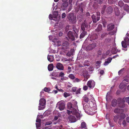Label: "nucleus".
<instances>
[{
	"mask_svg": "<svg viewBox=\"0 0 129 129\" xmlns=\"http://www.w3.org/2000/svg\"><path fill=\"white\" fill-rule=\"evenodd\" d=\"M106 6L105 5H104L101 10V13L103 14H104L105 12L108 14H110L112 13L113 8L111 6H109L105 10Z\"/></svg>",
	"mask_w": 129,
	"mask_h": 129,
	"instance_id": "nucleus-2",
	"label": "nucleus"
},
{
	"mask_svg": "<svg viewBox=\"0 0 129 129\" xmlns=\"http://www.w3.org/2000/svg\"><path fill=\"white\" fill-rule=\"evenodd\" d=\"M122 124L124 126H126V122L125 120H124L122 122Z\"/></svg>",
	"mask_w": 129,
	"mask_h": 129,
	"instance_id": "nucleus-58",
	"label": "nucleus"
},
{
	"mask_svg": "<svg viewBox=\"0 0 129 129\" xmlns=\"http://www.w3.org/2000/svg\"><path fill=\"white\" fill-rule=\"evenodd\" d=\"M73 30L75 32L74 35H75V36L76 38H77L78 37V35L77 33L78 32V28H76L75 26L73 27Z\"/></svg>",
	"mask_w": 129,
	"mask_h": 129,
	"instance_id": "nucleus-23",
	"label": "nucleus"
},
{
	"mask_svg": "<svg viewBox=\"0 0 129 129\" xmlns=\"http://www.w3.org/2000/svg\"><path fill=\"white\" fill-rule=\"evenodd\" d=\"M44 90L45 92H49L50 91V89L49 88L46 87L44 88Z\"/></svg>",
	"mask_w": 129,
	"mask_h": 129,
	"instance_id": "nucleus-46",
	"label": "nucleus"
},
{
	"mask_svg": "<svg viewBox=\"0 0 129 129\" xmlns=\"http://www.w3.org/2000/svg\"><path fill=\"white\" fill-rule=\"evenodd\" d=\"M83 75L84 78V81L87 80L90 76V75L88 74L87 72L86 71H84V72Z\"/></svg>",
	"mask_w": 129,
	"mask_h": 129,
	"instance_id": "nucleus-17",
	"label": "nucleus"
},
{
	"mask_svg": "<svg viewBox=\"0 0 129 129\" xmlns=\"http://www.w3.org/2000/svg\"><path fill=\"white\" fill-rule=\"evenodd\" d=\"M101 63V61H97L96 62V66H97V68H99L100 67V64Z\"/></svg>",
	"mask_w": 129,
	"mask_h": 129,
	"instance_id": "nucleus-47",
	"label": "nucleus"
},
{
	"mask_svg": "<svg viewBox=\"0 0 129 129\" xmlns=\"http://www.w3.org/2000/svg\"><path fill=\"white\" fill-rule=\"evenodd\" d=\"M58 14V13L57 11H56L55 12H54L53 13V17L54 18H56Z\"/></svg>",
	"mask_w": 129,
	"mask_h": 129,
	"instance_id": "nucleus-40",
	"label": "nucleus"
},
{
	"mask_svg": "<svg viewBox=\"0 0 129 129\" xmlns=\"http://www.w3.org/2000/svg\"><path fill=\"white\" fill-rule=\"evenodd\" d=\"M108 2L109 4H112L113 3V0H108Z\"/></svg>",
	"mask_w": 129,
	"mask_h": 129,
	"instance_id": "nucleus-61",
	"label": "nucleus"
},
{
	"mask_svg": "<svg viewBox=\"0 0 129 129\" xmlns=\"http://www.w3.org/2000/svg\"><path fill=\"white\" fill-rule=\"evenodd\" d=\"M118 5L120 7H122L124 5V3L122 1H120L118 3Z\"/></svg>",
	"mask_w": 129,
	"mask_h": 129,
	"instance_id": "nucleus-39",
	"label": "nucleus"
},
{
	"mask_svg": "<svg viewBox=\"0 0 129 129\" xmlns=\"http://www.w3.org/2000/svg\"><path fill=\"white\" fill-rule=\"evenodd\" d=\"M88 87L87 86L85 85L83 87V89L84 90L86 91L87 90Z\"/></svg>",
	"mask_w": 129,
	"mask_h": 129,
	"instance_id": "nucleus-57",
	"label": "nucleus"
},
{
	"mask_svg": "<svg viewBox=\"0 0 129 129\" xmlns=\"http://www.w3.org/2000/svg\"><path fill=\"white\" fill-rule=\"evenodd\" d=\"M66 16V14L64 13H63L62 15V18H64Z\"/></svg>",
	"mask_w": 129,
	"mask_h": 129,
	"instance_id": "nucleus-64",
	"label": "nucleus"
},
{
	"mask_svg": "<svg viewBox=\"0 0 129 129\" xmlns=\"http://www.w3.org/2000/svg\"><path fill=\"white\" fill-rule=\"evenodd\" d=\"M96 44L95 43H94L89 45L87 47L86 49L88 50H91L95 47Z\"/></svg>",
	"mask_w": 129,
	"mask_h": 129,
	"instance_id": "nucleus-12",
	"label": "nucleus"
},
{
	"mask_svg": "<svg viewBox=\"0 0 129 129\" xmlns=\"http://www.w3.org/2000/svg\"><path fill=\"white\" fill-rule=\"evenodd\" d=\"M68 119L71 122H74L76 121L75 117L71 115H70L68 117Z\"/></svg>",
	"mask_w": 129,
	"mask_h": 129,
	"instance_id": "nucleus-16",
	"label": "nucleus"
},
{
	"mask_svg": "<svg viewBox=\"0 0 129 129\" xmlns=\"http://www.w3.org/2000/svg\"><path fill=\"white\" fill-rule=\"evenodd\" d=\"M96 16L93 14L91 16L92 20L93 22L95 23L97 21L99 20L100 19V13L99 12H96Z\"/></svg>",
	"mask_w": 129,
	"mask_h": 129,
	"instance_id": "nucleus-8",
	"label": "nucleus"
},
{
	"mask_svg": "<svg viewBox=\"0 0 129 129\" xmlns=\"http://www.w3.org/2000/svg\"><path fill=\"white\" fill-rule=\"evenodd\" d=\"M67 86L68 87H70L72 86V85L70 82H68L67 83Z\"/></svg>",
	"mask_w": 129,
	"mask_h": 129,
	"instance_id": "nucleus-56",
	"label": "nucleus"
},
{
	"mask_svg": "<svg viewBox=\"0 0 129 129\" xmlns=\"http://www.w3.org/2000/svg\"><path fill=\"white\" fill-rule=\"evenodd\" d=\"M67 112L69 115L71 113H72L73 115H75L78 118H79V116H78L79 115V114L78 113L76 109H72L71 111L67 110Z\"/></svg>",
	"mask_w": 129,
	"mask_h": 129,
	"instance_id": "nucleus-9",
	"label": "nucleus"
},
{
	"mask_svg": "<svg viewBox=\"0 0 129 129\" xmlns=\"http://www.w3.org/2000/svg\"><path fill=\"white\" fill-rule=\"evenodd\" d=\"M69 95V94L66 92H65L64 93V96L65 97H66Z\"/></svg>",
	"mask_w": 129,
	"mask_h": 129,
	"instance_id": "nucleus-54",
	"label": "nucleus"
},
{
	"mask_svg": "<svg viewBox=\"0 0 129 129\" xmlns=\"http://www.w3.org/2000/svg\"><path fill=\"white\" fill-rule=\"evenodd\" d=\"M46 100L45 99L43 98L40 99L39 101V106L38 107V110H40L44 109L45 108L44 106Z\"/></svg>",
	"mask_w": 129,
	"mask_h": 129,
	"instance_id": "nucleus-6",
	"label": "nucleus"
},
{
	"mask_svg": "<svg viewBox=\"0 0 129 129\" xmlns=\"http://www.w3.org/2000/svg\"><path fill=\"white\" fill-rule=\"evenodd\" d=\"M124 9L127 12H129V6L126 4H125L124 6Z\"/></svg>",
	"mask_w": 129,
	"mask_h": 129,
	"instance_id": "nucleus-32",
	"label": "nucleus"
},
{
	"mask_svg": "<svg viewBox=\"0 0 129 129\" xmlns=\"http://www.w3.org/2000/svg\"><path fill=\"white\" fill-rule=\"evenodd\" d=\"M67 105L68 108L69 109L72 110V109H76L72 107V104L70 102L68 103Z\"/></svg>",
	"mask_w": 129,
	"mask_h": 129,
	"instance_id": "nucleus-24",
	"label": "nucleus"
},
{
	"mask_svg": "<svg viewBox=\"0 0 129 129\" xmlns=\"http://www.w3.org/2000/svg\"><path fill=\"white\" fill-rule=\"evenodd\" d=\"M62 45L63 46L68 47L69 46V44L67 41H66L63 43Z\"/></svg>",
	"mask_w": 129,
	"mask_h": 129,
	"instance_id": "nucleus-35",
	"label": "nucleus"
},
{
	"mask_svg": "<svg viewBox=\"0 0 129 129\" xmlns=\"http://www.w3.org/2000/svg\"><path fill=\"white\" fill-rule=\"evenodd\" d=\"M122 110V109L119 108H116L114 110V112L115 113H119Z\"/></svg>",
	"mask_w": 129,
	"mask_h": 129,
	"instance_id": "nucleus-31",
	"label": "nucleus"
},
{
	"mask_svg": "<svg viewBox=\"0 0 129 129\" xmlns=\"http://www.w3.org/2000/svg\"><path fill=\"white\" fill-rule=\"evenodd\" d=\"M116 44L115 43L114 44V47L112 49V53L113 54H115L117 52V48L115 47Z\"/></svg>",
	"mask_w": 129,
	"mask_h": 129,
	"instance_id": "nucleus-22",
	"label": "nucleus"
},
{
	"mask_svg": "<svg viewBox=\"0 0 129 129\" xmlns=\"http://www.w3.org/2000/svg\"><path fill=\"white\" fill-rule=\"evenodd\" d=\"M124 68L120 70H119L118 72V74L119 75L121 73H123L124 71Z\"/></svg>",
	"mask_w": 129,
	"mask_h": 129,
	"instance_id": "nucleus-52",
	"label": "nucleus"
},
{
	"mask_svg": "<svg viewBox=\"0 0 129 129\" xmlns=\"http://www.w3.org/2000/svg\"><path fill=\"white\" fill-rule=\"evenodd\" d=\"M98 37L97 35L94 34L90 36H89L88 38L87 39V40H89L90 41H92L96 39Z\"/></svg>",
	"mask_w": 129,
	"mask_h": 129,
	"instance_id": "nucleus-11",
	"label": "nucleus"
},
{
	"mask_svg": "<svg viewBox=\"0 0 129 129\" xmlns=\"http://www.w3.org/2000/svg\"><path fill=\"white\" fill-rule=\"evenodd\" d=\"M102 26L101 24H99L98 25V27L95 29V30L98 32L100 31L102 29Z\"/></svg>",
	"mask_w": 129,
	"mask_h": 129,
	"instance_id": "nucleus-34",
	"label": "nucleus"
},
{
	"mask_svg": "<svg viewBox=\"0 0 129 129\" xmlns=\"http://www.w3.org/2000/svg\"><path fill=\"white\" fill-rule=\"evenodd\" d=\"M81 127L82 128H85V129L86 128V124L84 122H82L81 124Z\"/></svg>",
	"mask_w": 129,
	"mask_h": 129,
	"instance_id": "nucleus-37",
	"label": "nucleus"
},
{
	"mask_svg": "<svg viewBox=\"0 0 129 129\" xmlns=\"http://www.w3.org/2000/svg\"><path fill=\"white\" fill-rule=\"evenodd\" d=\"M84 7V4L83 3H81L79 6L75 7V12L78 13L79 11L81 13H84L83 11Z\"/></svg>",
	"mask_w": 129,
	"mask_h": 129,
	"instance_id": "nucleus-4",
	"label": "nucleus"
},
{
	"mask_svg": "<svg viewBox=\"0 0 129 129\" xmlns=\"http://www.w3.org/2000/svg\"><path fill=\"white\" fill-rule=\"evenodd\" d=\"M48 69L49 71H52L53 68V64H49L48 67Z\"/></svg>",
	"mask_w": 129,
	"mask_h": 129,
	"instance_id": "nucleus-26",
	"label": "nucleus"
},
{
	"mask_svg": "<svg viewBox=\"0 0 129 129\" xmlns=\"http://www.w3.org/2000/svg\"><path fill=\"white\" fill-rule=\"evenodd\" d=\"M51 124H52V122L51 121L47 122L45 124V125L46 126L47 125H50Z\"/></svg>",
	"mask_w": 129,
	"mask_h": 129,
	"instance_id": "nucleus-53",
	"label": "nucleus"
},
{
	"mask_svg": "<svg viewBox=\"0 0 129 129\" xmlns=\"http://www.w3.org/2000/svg\"><path fill=\"white\" fill-rule=\"evenodd\" d=\"M85 16L86 17L85 20L86 19L87 20H88V19H90L91 20V18H90V14L88 12H86Z\"/></svg>",
	"mask_w": 129,
	"mask_h": 129,
	"instance_id": "nucleus-29",
	"label": "nucleus"
},
{
	"mask_svg": "<svg viewBox=\"0 0 129 129\" xmlns=\"http://www.w3.org/2000/svg\"><path fill=\"white\" fill-rule=\"evenodd\" d=\"M123 41H125V42H127L128 43H129V39L128 37L126 36L124 39V40Z\"/></svg>",
	"mask_w": 129,
	"mask_h": 129,
	"instance_id": "nucleus-48",
	"label": "nucleus"
},
{
	"mask_svg": "<svg viewBox=\"0 0 129 129\" xmlns=\"http://www.w3.org/2000/svg\"><path fill=\"white\" fill-rule=\"evenodd\" d=\"M115 11L116 15L117 16H119L120 12L118 9L117 8H116L115 9Z\"/></svg>",
	"mask_w": 129,
	"mask_h": 129,
	"instance_id": "nucleus-38",
	"label": "nucleus"
},
{
	"mask_svg": "<svg viewBox=\"0 0 129 129\" xmlns=\"http://www.w3.org/2000/svg\"><path fill=\"white\" fill-rule=\"evenodd\" d=\"M119 119L118 123L119 125H121V122L120 119V116L118 115H116L114 116V121L117 122L118 120Z\"/></svg>",
	"mask_w": 129,
	"mask_h": 129,
	"instance_id": "nucleus-15",
	"label": "nucleus"
},
{
	"mask_svg": "<svg viewBox=\"0 0 129 129\" xmlns=\"http://www.w3.org/2000/svg\"><path fill=\"white\" fill-rule=\"evenodd\" d=\"M83 14H81L77 15V18L79 19V21H81L82 20V19H83Z\"/></svg>",
	"mask_w": 129,
	"mask_h": 129,
	"instance_id": "nucleus-33",
	"label": "nucleus"
},
{
	"mask_svg": "<svg viewBox=\"0 0 129 129\" xmlns=\"http://www.w3.org/2000/svg\"><path fill=\"white\" fill-rule=\"evenodd\" d=\"M121 43L122 47L125 48L127 47V46L129 45V44L127 42H126L123 41H122Z\"/></svg>",
	"mask_w": 129,
	"mask_h": 129,
	"instance_id": "nucleus-19",
	"label": "nucleus"
},
{
	"mask_svg": "<svg viewBox=\"0 0 129 129\" xmlns=\"http://www.w3.org/2000/svg\"><path fill=\"white\" fill-rule=\"evenodd\" d=\"M36 127L38 129H40V127L41 125V123H36Z\"/></svg>",
	"mask_w": 129,
	"mask_h": 129,
	"instance_id": "nucleus-44",
	"label": "nucleus"
},
{
	"mask_svg": "<svg viewBox=\"0 0 129 129\" xmlns=\"http://www.w3.org/2000/svg\"><path fill=\"white\" fill-rule=\"evenodd\" d=\"M36 122L37 123H41V120L40 118H37L36 121Z\"/></svg>",
	"mask_w": 129,
	"mask_h": 129,
	"instance_id": "nucleus-59",
	"label": "nucleus"
},
{
	"mask_svg": "<svg viewBox=\"0 0 129 129\" xmlns=\"http://www.w3.org/2000/svg\"><path fill=\"white\" fill-rule=\"evenodd\" d=\"M53 17V15L51 14H50L49 16V18L50 20H52Z\"/></svg>",
	"mask_w": 129,
	"mask_h": 129,
	"instance_id": "nucleus-62",
	"label": "nucleus"
},
{
	"mask_svg": "<svg viewBox=\"0 0 129 129\" xmlns=\"http://www.w3.org/2000/svg\"><path fill=\"white\" fill-rule=\"evenodd\" d=\"M117 104V101L116 99L113 100L111 102L112 105L113 107H115Z\"/></svg>",
	"mask_w": 129,
	"mask_h": 129,
	"instance_id": "nucleus-28",
	"label": "nucleus"
},
{
	"mask_svg": "<svg viewBox=\"0 0 129 129\" xmlns=\"http://www.w3.org/2000/svg\"><path fill=\"white\" fill-rule=\"evenodd\" d=\"M80 88H79L76 92V94H79L80 93Z\"/></svg>",
	"mask_w": 129,
	"mask_h": 129,
	"instance_id": "nucleus-60",
	"label": "nucleus"
},
{
	"mask_svg": "<svg viewBox=\"0 0 129 129\" xmlns=\"http://www.w3.org/2000/svg\"><path fill=\"white\" fill-rule=\"evenodd\" d=\"M65 75L62 72H61L59 73L58 76V77H63Z\"/></svg>",
	"mask_w": 129,
	"mask_h": 129,
	"instance_id": "nucleus-43",
	"label": "nucleus"
},
{
	"mask_svg": "<svg viewBox=\"0 0 129 129\" xmlns=\"http://www.w3.org/2000/svg\"><path fill=\"white\" fill-rule=\"evenodd\" d=\"M68 77L72 79H74L75 78V76L72 74H70L68 76Z\"/></svg>",
	"mask_w": 129,
	"mask_h": 129,
	"instance_id": "nucleus-42",
	"label": "nucleus"
},
{
	"mask_svg": "<svg viewBox=\"0 0 129 129\" xmlns=\"http://www.w3.org/2000/svg\"><path fill=\"white\" fill-rule=\"evenodd\" d=\"M65 104L63 102H59L56 104V107L59 109L60 110H62L65 107Z\"/></svg>",
	"mask_w": 129,
	"mask_h": 129,
	"instance_id": "nucleus-7",
	"label": "nucleus"
},
{
	"mask_svg": "<svg viewBox=\"0 0 129 129\" xmlns=\"http://www.w3.org/2000/svg\"><path fill=\"white\" fill-rule=\"evenodd\" d=\"M112 59V58H111L110 57H109L107 58L105 61L104 63V65L105 66L108 65L109 63L111 62Z\"/></svg>",
	"mask_w": 129,
	"mask_h": 129,
	"instance_id": "nucleus-18",
	"label": "nucleus"
},
{
	"mask_svg": "<svg viewBox=\"0 0 129 129\" xmlns=\"http://www.w3.org/2000/svg\"><path fill=\"white\" fill-rule=\"evenodd\" d=\"M124 86V85L123 83H121L119 85V88L120 89H122Z\"/></svg>",
	"mask_w": 129,
	"mask_h": 129,
	"instance_id": "nucleus-49",
	"label": "nucleus"
},
{
	"mask_svg": "<svg viewBox=\"0 0 129 129\" xmlns=\"http://www.w3.org/2000/svg\"><path fill=\"white\" fill-rule=\"evenodd\" d=\"M124 99V98L120 99V102L119 103V106L120 108H123L125 107Z\"/></svg>",
	"mask_w": 129,
	"mask_h": 129,
	"instance_id": "nucleus-14",
	"label": "nucleus"
},
{
	"mask_svg": "<svg viewBox=\"0 0 129 129\" xmlns=\"http://www.w3.org/2000/svg\"><path fill=\"white\" fill-rule=\"evenodd\" d=\"M56 67L59 70H64V67L63 65L60 63H57Z\"/></svg>",
	"mask_w": 129,
	"mask_h": 129,
	"instance_id": "nucleus-13",
	"label": "nucleus"
},
{
	"mask_svg": "<svg viewBox=\"0 0 129 129\" xmlns=\"http://www.w3.org/2000/svg\"><path fill=\"white\" fill-rule=\"evenodd\" d=\"M114 28V25L112 24H109L107 26L108 30L110 31L112 30Z\"/></svg>",
	"mask_w": 129,
	"mask_h": 129,
	"instance_id": "nucleus-20",
	"label": "nucleus"
},
{
	"mask_svg": "<svg viewBox=\"0 0 129 129\" xmlns=\"http://www.w3.org/2000/svg\"><path fill=\"white\" fill-rule=\"evenodd\" d=\"M74 50L73 49H71L70 51L71 53H70V52H68L67 54V55L68 56H70L71 54H73L72 52Z\"/></svg>",
	"mask_w": 129,
	"mask_h": 129,
	"instance_id": "nucleus-41",
	"label": "nucleus"
},
{
	"mask_svg": "<svg viewBox=\"0 0 129 129\" xmlns=\"http://www.w3.org/2000/svg\"><path fill=\"white\" fill-rule=\"evenodd\" d=\"M83 101L86 103H87L88 102L89 99L86 95H84L83 98Z\"/></svg>",
	"mask_w": 129,
	"mask_h": 129,
	"instance_id": "nucleus-36",
	"label": "nucleus"
},
{
	"mask_svg": "<svg viewBox=\"0 0 129 129\" xmlns=\"http://www.w3.org/2000/svg\"><path fill=\"white\" fill-rule=\"evenodd\" d=\"M67 36L68 37H66L65 38V40L67 41H74L75 39V38L76 37L75 36V35L74 36L72 32L71 31H69L67 34Z\"/></svg>",
	"mask_w": 129,
	"mask_h": 129,
	"instance_id": "nucleus-5",
	"label": "nucleus"
},
{
	"mask_svg": "<svg viewBox=\"0 0 129 129\" xmlns=\"http://www.w3.org/2000/svg\"><path fill=\"white\" fill-rule=\"evenodd\" d=\"M124 99V100H125L126 102L129 105V97L125 98Z\"/></svg>",
	"mask_w": 129,
	"mask_h": 129,
	"instance_id": "nucleus-50",
	"label": "nucleus"
},
{
	"mask_svg": "<svg viewBox=\"0 0 129 129\" xmlns=\"http://www.w3.org/2000/svg\"><path fill=\"white\" fill-rule=\"evenodd\" d=\"M69 21L73 23H75L76 22V16L73 13H69L67 17Z\"/></svg>",
	"mask_w": 129,
	"mask_h": 129,
	"instance_id": "nucleus-3",
	"label": "nucleus"
},
{
	"mask_svg": "<svg viewBox=\"0 0 129 129\" xmlns=\"http://www.w3.org/2000/svg\"><path fill=\"white\" fill-rule=\"evenodd\" d=\"M87 32L85 30L83 31L81 34L80 37V38H82L84 37L86 35Z\"/></svg>",
	"mask_w": 129,
	"mask_h": 129,
	"instance_id": "nucleus-27",
	"label": "nucleus"
},
{
	"mask_svg": "<svg viewBox=\"0 0 129 129\" xmlns=\"http://www.w3.org/2000/svg\"><path fill=\"white\" fill-rule=\"evenodd\" d=\"M91 22V20L90 19H89L88 20H87L86 19L85 20L84 22L81 24V30L83 31H84L87 29L90 26L89 24H90Z\"/></svg>",
	"mask_w": 129,
	"mask_h": 129,
	"instance_id": "nucleus-1",
	"label": "nucleus"
},
{
	"mask_svg": "<svg viewBox=\"0 0 129 129\" xmlns=\"http://www.w3.org/2000/svg\"><path fill=\"white\" fill-rule=\"evenodd\" d=\"M87 84L90 88H92L95 86V83L93 80H90L88 82Z\"/></svg>",
	"mask_w": 129,
	"mask_h": 129,
	"instance_id": "nucleus-10",
	"label": "nucleus"
},
{
	"mask_svg": "<svg viewBox=\"0 0 129 129\" xmlns=\"http://www.w3.org/2000/svg\"><path fill=\"white\" fill-rule=\"evenodd\" d=\"M74 106L75 108H77V102L76 101H75L74 103Z\"/></svg>",
	"mask_w": 129,
	"mask_h": 129,
	"instance_id": "nucleus-51",
	"label": "nucleus"
},
{
	"mask_svg": "<svg viewBox=\"0 0 129 129\" xmlns=\"http://www.w3.org/2000/svg\"><path fill=\"white\" fill-rule=\"evenodd\" d=\"M47 59L49 61L52 62L54 60V57L53 56L48 55L47 56Z\"/></svg>",
	"mask_w": 129,
	"mask_h": 129,
	"instance_id": "nucleus-25",
	"label": "nucleus"
},
{
	"mask_svg": "<svg viewBox=\"0 0 129 129\" xmlns=\"http://www.w3.org/2000/svg\"><path fill=\"white\" fill-rule=\"evenodd\" d=\"M61 6V7L65 8H66L68 5V3L67 2H64Z\"/></svg>",
	"mask_w": 129,
	"mask_h": 129,
	"instance_id": "nucleus-30",
	"label": "nucleus"
},
{
	"mask_svg": "<svg viewBox=\"0 0 129 129\" xmlns=\"http://www.w3.org/2000/svg\"><path fill=\"white\" fill-rule=\"evenodd\" d=\"M125 114L122 113L120 116V120L121 119H123L125 118Z\"/></svg>",
	"mask_w": 129,
	"mask_h": 129,
	"instance_id": "nucleus-45",
	"label": "nucleus"
},
{
	"mask_svg": "<svg viewBox=\"0 0 129 129\" xmlns=\"http://www.w3.org/2000/svg\"><path fill=\"white\" fill-rule=\"evenodd\" d=\"M80 79L78 78H76L74 80V82H79L80 81Z\"/></svg>",
	"mask_w": 129,
	"mask_h": 129,
	"instance_id": "nucleus-55",
	"label": "nucleus"
},
{
	"mask_svg": "<svg viewBox=\"0 0 129 129\" xmlns=\"http://www.w3.org/2000/svg\"><path fill=\"white\" fill-rule=\"evenodd\" d=\"M89 69H90L89 71H92L93 70V68L92 67H90L89 68Z\"/></svg>",
	"mask_w": 129,
	"mask_h": 129,
	"instance_id": "nucleus-63",
	"label": "nucleus"
},
{
	"mask_svg": "<svg viewBox=\"0 0 129 129\" xmlns=\"http://www.w3.org/2000/svg\"><path fill=\"white\" fill-rule=\"evenodd\" d=\"M84 102L83 101L82 103L83 105V108L85 111L87 110L89 107V105H87L86 104H84Z\"/></svg>",
	"mask_w": 129,
	"mask_h": 129,
	"instance_id": "nucleus-21",
	"label": "nucleus"
}]
</instances>
